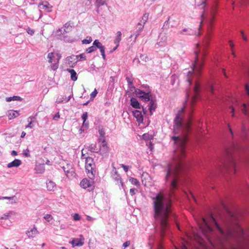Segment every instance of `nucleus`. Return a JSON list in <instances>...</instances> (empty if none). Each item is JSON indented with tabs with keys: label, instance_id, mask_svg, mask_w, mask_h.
<instances>
[{
	"label": "nucleus",
	"instance_id": "1",
	"mask_svg": "<svg viewBox=\"0 0 249 249\" xmlns=\"http://www.w3.org/2000/svg\"><path fill=\"white\" fill-rule=\"evenodd\" d=\"M176 146L175 151L174 160L169 164L164 170L165 172V179L170 181L171 187L173 189L177 187L178 175L180 170L185 166L183 159L185 157L186 139L179 136H172Z\"/></svg>",
	"mask_w": 249,
	"mask_h": 249
},
{
	"label": "nucleus",
	"instance_id": "2",
	"mask_svg": "<svg viewBox=\"0 0 249 249\" xmlns=\"http://www.w3.org/2000/svg\"><path fill=\"white\" fill-rule=\"evenodd\" d=\"M152 200L154 217L162 228L168 224V218L172 213V201L169 196L163 192L153 193L150 196Z\"/></svg>",
	"mask_w": 249,
	"mask_h": 249
},
{
	"label": "nucleus",
	"instance_id": "3",
	"mask_svg": "<svg viewBox=\"0 0 249 249\" xmlns=\"http://www.w3.org/2000/svg\"><path fill=\"white\" fill-rule=\"evenodd\" d=\"M193 66L192 71H189L188 72L187 81L188 85H190L194 79L195 87L192 92L189 89H187L186 91V102L190 99L192 104L194 103L199 97L201 86L200 83L196 80V78L200 73L202 64L196 62L193 64Z\"/></svg>",
	"mask_w": 249,
	"mask_h": 249
},
{
	"label": "nucleus",
	"instance_id": "4",
	"mask_svg": "<svg viewBox=\"0 0 249 249\" xmlns=\"http://www.w3.org/2000/svg\"><path fill=\"white\" fill-rule=\"evenodd\" d=\"M211 224L214 225L219 231L224 234V232L222 230L220 226L217 223L215 218L211 215L209 216V221L204 217L202 218L201 223L199 224V227L202 234L206 238H208V233L213 231V229L211 227Z\"/></svg>",
	"mask_w": 249,
	"mask_h": 249
},
{
	"label": "nucleus",
	"instance_id": "5",
	"mask_svg": "<svg viewBox=\"0 0 249 249\" xmlns=\"http://www.w3.org/2000/svg\"><path fill=\"white\" fill-rule=\"evenodd\" d=\"M183 111V108H182L179 110L176 114L174 120L173 132L175 134H178L179 133H183L184 129L186 131H188L191 127V124L190 122H188L184 125L182 124L181 114Z\"/></svg>",
	"mask_w": 249,
	"mask_h": 249
},
{
	"label": "nucleus",
	"instance_id": "6",
	"mask_svg": "<svg viewBox=\"0 0 249 249\" xmlns=\"http://www.w3.org/2000/svg\"><path fill=\"white\" fill-rule=\"evenodd\" d=\"M216 4H214L212 7L209 8L207 10L204 9L203 14L201 15L202 21H207L209 24H211L213 20L214 15L216 11Z\"/></svg>",
	"mask_w": 249,
	"mask_h": 249
},
{
	"label": "nucleus",
	"instance_id": "7",
	"mask_svg": "<svg viewBox=\"0 0 249 249\" xmlns=\"http://www.w3.org/2000/svg\"><path fill=\"white\" fill-rule=\"evenodd\" d=\"M85 169L86 173L89 177L91 175L92 178L94 177L95 163L92 158L89 157L86 158Z\"/></svg>",
	"mask_w": 249,
	"mask_h": 249
},
{
	"label": "nucleus",
	"instance_id": "8",
	"mask_svg": "<svg viewBox=\"0 0 249 249\" xmlns=\"http://www.w3.org/2000/svg\"><path fill=\"white\" fill-rule=\"evenodd\" d=\"M113 169L111 172V176L112 178L116 182V184L124 190V185L122 181L121 177L118 173V172L114 166V164H112Z\"/></svg>",
	"mask_w": 249,
	"mask_h": 249
},
{
	"label": "nucleus",
	"instance_id": "9",
	"mask_svg": "<svg viewBox=\"0 0 249 249\" xmlns=\"http://www.w3.org/2000/svg\"><path fill=\"white\" fill-rule=\"evenodd\" d=\"M80 186L84 189L91 191L94 190L95 187L94 181L92 178L89 179L84 178L80 181Z\"/></svg>",
	"mask_w": 249,
	"mask_h": 249
},
{
	"label": "nucleus",
	"instance_id": "10",
	"mask_svg": "<svg viewBox=\"0 0 249 249\" xmlns=\"http://www.w3.org/2000/svg\"><path fill=\"white\" fill-rule=\"evenodd\" d=\"M135 94L138 97L144 102L150 101L152 99L150 92H145L141 89H137L135 90Z\"/></svg>",
	"mask_w": 249,
	"mask_h": 249
},
{
	"label": "nucleus",
	"instance_id": "11",
	"mask_svg": "<svg viewBox=\"0 0 249 249\" xmlns=\"http://www.w3.org/2000/svg\"><path fill=\"white\" fill-rule=\"evenodd\" d=\"M62 168L68 178H71L75 177V173L74 170L71 164L67 163L66 166H64Z\"/></svg>",
	"mask_w": 249,
	"mask_h": 249
},
{
	"label": "nucleus",
	"instance_id": "12",
	"mask_svg": "<svg viewBox=\"0 0 249 249\" xmlns=\"http://www.w3.org/2000/svg\"><path fill=\"white\" fill-rule=\"evenodd\" d=\"M99 143V153L101 155L107 154L109 151V147L106 140L98 141Z\"/></svg>",
	"mask_w": 249,
	"mask_h": 249
},
{
	"label": "nucleus",
	"instance_id": "13",
	"mask_svg": "<svg viewBox=\"0 0 249 249\" xmlns=\"http://www.w3.org/2000/svg\"><path fill=\"white\" fill-rule=\"evenodd\" d=\"M65 64L70 67H74L78 62L77 56L71 55L67 56L64 60Z\"/></svg>",
	"mask_w": 249,
	"mask_h": 249
},
{
	"label": "nucleus",
	"instance_id": "14",
	"mask_svg": "<svg viewBox=\"0 0 249 249\" xmlns=\"http://www.w3.org/2000/svg\"><path fill=\"white\" fill-rule=\"evenodd\" d=\"M85 238L82 235H80L79 238H72L70 241V243L72 245V247H80L84 245Z\"/></svg>",
	"mask_w": 249,
	"mask_h": 249
},
{
	"label": "nucleus",
	"instance_id": "15",
	"mask_svg": "<svg viewBox=\"0 0 249 249\" xmlns=\"http://www.w3.org/2000/svg\"><path fill=\"white\" fill-rule=\"evenodd\" d=\"M148 18H149V14L148 13H145L143 15V16L142 18V21H141L142 22V24L140 23H139L138 24V25H140L141 27H140L139 30L137 32V34H136L135 35V39H136L138 37V36L140 35V33L141 32V31H142V30L144 27V25L147 21Z\"/></svg>",
	"mask_w": 249,
	"mask_h": 249
},
{
	"label": "nucleus",
	"instance_id": "16",
	"mask_svg": "<svg viewBox=\"0 0 249 249\" xmlns=\"http://www.w3.org/2000/svg\"><path fill=\"white\" fill-rule=\"evenodd\" d=\"M39 233V231L35 225L33 227L29 228L26 232L27 236L29 238H34Z\"/></svg>",
	"mask_w": 249,
	"mask_h": 249
},
{
	"label": "nucleus",
	"instance_id": "17",
	"mask_svg": "<svg viewBox=\"0 0 249 249\" xmlns=\"http://www.w3.org/2000/svg\"><path fill=\"white\" fill-rule=\"evenodd\" d=\"M132 114L139 124L143 123V115L141 111L138 110H135L132 111Z\"/></svg>",
	"mask_w": 249,
	"mask_h": 249
},
{
	"label": "nucleus",
	"instance_id": "18",
	"mask_svg": "<svg viewBox=\"0 0 249 249\" xmlns=\"http://www.w3.org/2000/svg\"><path fill=\"white\" fill-rule=\"evenodd\" d=\"M55 55L57 56V58H56V60L54 61V63L53 64V65H51V69L53 71H56L58 69L59 66V62L61 57V54L59 53H55Z\"/></svg>",
	"mask_w": 249,
	"mask_h": 249
},
{
	"label": "nucleus",
	"instance_id": "19",
	"mask_svg": "<svg viewBox=\"0 0 249 249\" xmlns=\"http://www.w3.org/2000/svg\"><path fill=\"white\" fill-rule=\"evenodd\" d=\"M157 107L156 101L154 99H151L150 101V103L149 105V110L151 115H152L154 111H155L156 108Z\"/></svg>",
	"mask_w": 249,
	"mask_h": 249
},
{
	"label": "nucleus",
	"instance_id": "20",
	"mask_svg": "<svg viewBox=\"0 0 249 249\" xmlns=\"http://www.w3.org/2000/svg\"><path fill=\"white\" fill-rule=\"evenodd\" d=\"M21 161L19 159H15L13 161L7 164V167L11 168L12 167H18L21 164Z\"/></svg>",
	"mask_w": 249,
	"mask_h": 249
},
{
	"label": "nucleus",
	"instance_id": "21",
	"mask_svg": "<svg viewBox=\"0 0 249 249\" xmlns=\"http://www.w3.org/2000/svg\"><path fill=\"white\" fill-rule=\"evenodd\" d=\"M121 39L122 33L121 31H118L116 33V36L114 39V43L116 44V47L114 48L113 51L115 50L118 47Z\"/></svg>",
	"mask_w": 249,
	"mask_h": 249
},
{
	"label": "nucleus",
	"instance_id": "22",
	"mask_svg": "<svg viewBox=\"0 0 249 249\" xmlns=\"http://www.w3.org/2000/svg\"><path fill=\"white\" fill-rule=\"evenodd\" d=\"M67 71L70 74L71 79L72 81H76L77 80L78 75L74 70L67 69Z\"/></svg>",
	"mask_w": 249,
	"mask_h": 249
},
{
	"label": "nucleus",
	"instance_id": "23",
	"mask_svg": "<svg viewBox=\"0 0 249 249\" xmlns=\"http://www.w3.org/2000/svg\"><path fill=\"white\" fill-rule=\"evenodd\" d=\"M81 118L83 121V123L82 124V127H84L85 129H88L89 128V124L87 122V120L88 119V113L87 112H85L82 115Z\"/></svg>",
	"mask_w": 249,
	"mask_h": 249
},
{
	"label": "nucleus",
	"instance_id": "24",
	"mask_svg": "<svg viewBox=\"0 0 249 249\" xmlns=\"http://www.w3.org/2000/svg\"><path fill=\"white\" fill-rule=\"evenodd\" d=\"M46 187L49 191H54L56 189V184L54 182L48 180L46 182Z\"/></svg>",
	"mask_w": 249,
	"mask_h": 249
},
{
	"label": "nucleus",
	"instance_id": "25",
	"mask_svg": "<svg viewBox=\"0 0 249 249\" xmlns=\"http://www.w3.org/2000/svg\"><path fill=\"white\" fill-rule=\"evenodd\" d=\"M19 115V113L17 111L11 110L8 111L7 115L9 120L13 119Z\"/></svg>",
	"mask_w": 249,
	"mask_h": 249
},
{
	"label": "nucleus",
	"instance_id": "26",
	"mask_svg": "<svg viewBox=\"0 0 249 249\" xmlns=\"http://www.w3.org/2000/svg\"><path fill=\"white\" fill-rule=\"evenodd\" d=\"M98 132L99 134V137L98 138V141L106 140L105 137L106 133L103 127H99Z\"/></svg>",
	"mask_w": 249,
	"mask_h": 249
},
{
	"label": "nucleus",
	"instance_id": "27",
	"mask_svg": "<svg viewBox=\"0 0 249 249\" xmlns=\"http://www.w3.org/2000/svg\"><path fill=\"white\" fill-rule=\"evenodd\" d=\"M42 6L41 8L46 10L47 12H51L52 11L53 6L47 1H45L40 4Z\"/></svg>",
	"mask_w": 249,
	"mask_h": 249
},
{
	"label": "nucleus",
	"instance_id": "28",
	"mask_svg": "<svg viewBox=\"0 0 249 249\" xmlns=\"http://www.w3.org/2000/svg\"><path fill=\"white\" fill-rule=\"evenodd\" d=\"M130 105L135 108L140 109L141 108L139 102L135 98L132 97L130 99Z\"/></svg>",
	"mask_w": 249,
	"mask_h": 249
},
{
	"label": "nucleus",
	"instance_id": "29",
	"mask_svg": "<svg viewBox=\"0 0 249 249\" xmlns=\"http://www.w3.org/2000/svg\"><path fill=\"white\" fill-rule=\"evenodd\" d=\"M88 149L93 153H99L98 148L96 143H91L88 146Z\"/></svg>",
	"mask_w": 249,
	"mask_h": 249
},
{
	"label": "nucleus",
	"instance_id": "30",
	"mask_svg": "<svg viewBox=\"0 0 249 249\" xmlns=\"http://www.w3.org/2000/svg\"><path fill=\"white\" fill-rule=\"evenodd\" d=\"M93 45L96 47V49H99L100 51L105 50V47L102 44V43L98 40L96 39L94 41Z\"/></svg>",
	"mask_w": 249,
	"mask_h": 249
},
{
	"label": "nucleus",
	"instance_id": "31",
	"mask_svg": "<svg viewBox=\"0 0 249 249\" xmlns=\"http://www.w3.org/2000/svg\"><path fill=\"white\" fill-rule=\"evenodd\" d=\"M195 2L200 9H204L206 7V0H195Z\"/></svg>",
	"mask_w": 249,
	"mask_h": 249
},
{
	"label": "nucleus",
	"instance_id": "32",
	"mask_svg": "<svg viewBox=\"0 0 249 249\" xmlns=\"http://www.w3.org/2000/svg\"><path fill=\"white\" fill-rule=\"evenodd\" d=\"M47 58L48 59L49 63L53 65V64L54 63V61L56 60L55 53L52 52L49 53L48 54Z\"/></svg>",
	"mask_w": 249,
	"mask_h": 249
},
{
	"label": "nucleus",
	"instance_id": "33",
	"mask_svg": "<svg viewBox=\"0 0 249 249\" xmlns=\"http://www.w3.org/2000/svg\"><path fill=\"white\" fill-rule=\"evenodd\" d=\"M106 4V0H96L95 6L97 7L96 12L99 13V8Z\"/></svg>",
	"mask_w": 249,
	"mask_h": 249
},
{
	"label": "nucleus",
	"instance_id": "34",
	"mask_svg": "<svg viewBox=\"0 0 249 249\" xmlns=\"http://www.w3.org/2000/svg\"><path fill=\"white\" fill-rule=\"evenodd\" d=\"M22 98L18 96H13L12 97H9L6 98V101L8 102L12 101H21Z\"/></svg>",
	"mask_w": 249,
	"mask_h": 249
},
{
	"label": "nucleus",
	"instance_id": "35",
	"mask_svg": "<svg viewBox=\"0 0 249 249\" xmlns=\"http://www.w3.org/2000/svg\"><path fill=\"white\" fill-rule=\"evenodd\" d=\"M35 119V117L30 116L28 118L27 121L28 122V124L27 125L25 126L26 128H32L34 126L32 121Z\"/></svg>",
	"mask_w": 249,
	"mask_h": 249
},
{
	"label": "nucleus",
	"instance_id": "36",
	"mask_svg": "<svg viewBox=\"0 0 249 249\" xmlns=\"http://www.w3.org/2000/svg\"><path fill=\"white\" fill-rule=\"evenodd\" d=\"M71 28L72 27L69 23H65L63 27V33H65L70 32L71 30Z\"/></svg>",
	"mask_w": 249,
	"mask_h": 249
},
{
	"label": "nucleus",
	"instance_id": "37",
	"mask_svg": "<svg viewBox=\"0 0 249 249\" xmlns=\"http://www.w3.org/2000/svg\"><path fill=\"white\" fill-rule=\"evenodd\" d=\"M142 139L145 141H150L153 139V136L149 133H144L142 136Z\"/></svg>",
	"mask_w": 249,
	"mask_h": 249
},
{
	"label": "nucleus",
	"instance_id": "38",
	"mask_svg": "<svg viewBox=\"0 0 249 249\" xmlns=\"http://www.w3.org/2000/svg\"><path fill=\"white\" fill-rule=\"evenodd\" d=\"M36 173L38 174H42L44 173L45 171V169L44 168L43 165H39L36 167Z\"/></svg>",
	"mask_w": 249,
	"mask_h": 249
},
{
	"label": "nucleus",
	"instance_id": "39",
	"mask_svg": "<svg viewBox=\"0 0 249 249\" xmlns=\"http://www.w3.org/2000/svg\"><path fill=\"white\" fill-rule=\"evenodd\" d=\"M13 212H10L9 213L3 214L0 217V219H8L10 216L12 215Z\"/></svg>",
	"mask_w": 249,
	"mask_h": 249
},
{
	"label": "nucleus",
	"instance_id": "40",
	"mask_svg": "<svg viewBox=\"0 0 249 249\" xmlns=\"http://www.w3.org/2000/svg\"><path fill=\"white\" fill-rule=\"evenodd\" d=\"M129 181L133 185H136V186H139L140 185V182L137 179L134 178H130L129 179Z\"/></svg>",
	"mask_w": 249,
	"mask_h": 249
},
{
	"label": "nucleus",
	"instance_id": "41",
	"mask_svg": "<svg viewBox=\"0 0 249 249\" xmlns=\"http://www.w3.org/2000/svg\"><path fill=\"white\" fill-rule=\"evenodd\" d=\"M76 56H77V60L78 61H81L83 60H85L86 59V55L85 53H82L79 55H75Z\"/></svg>",
	"mask_w": 249,
	"mask_h": 249
},
{
	"label": "nucleus",
	"instance_id": "42",
	"mask_svg": "<svg viewBox=\"0 0 249 249\" xmlns=\"http://www.w3.org/2000/svg\"><path fill=\"white\" fill-rule=\"evenodd\" d=\"M44 218L47 221L50 222L53 219V217L50 214H46L44 216Z\"/></svg>",
	"mask_w": 249,
	"mask_h": 249
},
{
	"label": "nucleus",
	"instance_id": "43",
	"mask_svg": "<svg viewBox=\"0 0 249 249\" xmlns=\"http://www.w3.org/2000/svg\"><path fill=\"white\" fill-rule=\"evenodd\" d=\"M22 154L24 155V156H25V157L29 158V157H30V156H31V155L30 154V151L28 148L24 149L23 150Z\"/></svg>",
	"mask_w": 249,
	"mask_h": 249
},
{
	"label": "nucleus",
	"instance_id": "44",
	"mask_svg": "<svg viewBox=\"0 0 249 249\" xmlns=\"http://www.w3.org/2000/svg\"><path fill=\"white\" fill-rule=\"evenodd\" d=\"M96 50V47H95L93 45V46H91V47H89L88 48H87L86 49V52L88 53H91L95 51Z\"/></svg>",
	"mask_w": 249,
	"mask_h": 249
},
{
	"label": "nucleus",
	"instance_id": "45",
	"mask_svg": "<svg viewBox=\"0 0 249 249\" xmlns=\"http://www.w3.org/2000/svg\"><path fill=\"white\" fill-rule=\"evenodd\" d=\"M173 16L169 17L168 18V19L165 21L163 24V27L168 28V24L169 22H170V20L172 19Z\"/></svg>",
	"mask_w": 249,
	"mask_h": 249
},
{
	"label": "nucleus",
	"instance_id": "46",
	"mask_svg": "<svg viewBox=\"0 0 249 249\" xmlns=\"http://www.w3.org/2000/svg\"><path fill=\"white\" fill-rule=\"evenodd\" d=\"M98 93V92L96 89H94V90L91 93L90 96V99L91 100H93V99L96 96L97 94Z\"/></svg>",
	"mask_w": 249,
	"mask_h": 249
},
{
	"label": "nucleus",
	"instance_id": "47",
	"mask_svg": "<svg viewBox=\"0 0 249 249\" xmlns=\"http://www.w3.org/2000/svg\"><path fill=\"white\" fill-rule=\"evenodd\" d=\"M120 166L123 168L124 170L126 173L128 172V169L130 168V166H129L128 165H125L124 164H121Z\"/></svg>",
	"mask_w": 249,
	"mask_h": 249
},
{
	"label": "nucleus",
	"instance_id": "48",
	"mask_svg": "<svg viewBox=\"0 0 249 249\" xmlns=\"http://www.w3.org/2000/svg\"><path fill=\"white\" fill-rule=\"evenodd\" d=\"M64 33H63V29H57L56 31V32H55V35L56 36H61L63 34H64Z\"/></svg>",
	"mask_w": 249,
	"mask_h": 249
},
{
	"label": "nucleus",
	"instance_id": "49",
	"mask_svg": "<svg viewBox=\"0 0 249 249\" xmlns=\"http://www.w3.org/2000/svg\"><path fill=\"white\" fill-rule=\"evenodd\" d=\"M26 31H27V33L31 36H33L35 33V31L33 29H32L29 27H28L26 29Z\"/></svg>",
	"mask_w": 249,
	"mask_h": 249
},
{
	"label": "nucleus",
	"instance_id": "50",
	"mask_svg": "<svg viewBox=\"0 0 249 249\" xmlns=\"http://www.w3.org/2000/svg\"><path fill=\"white\" fill-rule=\"evenodd\" d=\"M73 218L74 221H78L81 219V216L78 213H74Z\"/></svg>",
	"mask_w": 249,
	"mask_h": 249
},
{
	"label": "nucleus",
	"instance_id": "51",
	"mask_svg": "<svg viewBox=\"0 0 249 249\" xmlns=\"http://www.w3.org/2000/svg\"><path fill=\"white\" fill-rule=\"evenodd\" d=\"M91 41H92V39L90 37H89V39H84L82 41V43L85 44H89Z\"/></svg>",
	"mask_w": 249,
	"mask_h": 249
},
{
	"label": "nucleus",
	"instance_id": "52",
	"mask_svg": "<svg viewBox=\"0 0 249 249\" xmlns=\"http://www.w3.org/2000/svg\"><path fill=\"white\" fill-rule=\"evenodd\" d=\"M240 33H241V36H242V37L243 39L244 40V41H245L246 42L247 41H248V38L245 35L244 31H241Z\"/></svg>",
	"mask_w": 249,
	"mask_h": 249
},
{
	"label": "nucleus",
	"instance_id": "53",
	"mask_svg": "<svg viewBox=\"0 0 249 249\" xmlns=\"http://www.w3.org/2000/svg\"><path fill=\"white\" fill-rule=\"evenodd\" d=\"M129 245H130V241H127L125 242L123 245V249H125L126 248L128 247Z\"/></svg>",
	"mask_w": 249,
	"mask_h": 249
},
{
	"label": "nucleus",
	"instance_id": "54",
	"mask_svg": "<svg viewBox=\"0 0 249 249\" xmlns=\"http://www.w3.org/2000/svg\"><path fill=\"white\" fill-rule=\"evenodd\" d=\"M15 197H16L15 196L2 197V198H3V199H8V200H14V199H15Z\"/></svg>",
	"mask_w": 249,
	"mask_h": 249
},
{
	"label": "nucleus",
	"instance_id": "55",
	"mask_svg": "<svg viewBox=\"0 0 249 249\" xmlns=\"http://www.w3.org/2000/svg\"><path fill=\"white\" fill-rule=\"evenodd\" d=\"M136 189L135 188H131L130 190V194L131 196H133L136 194Z\"/></svg>",
	"mask_w": 249,
	"mask_h": 249
},
{
	"label": "nucleus",
	"instance_id": "56",
	"mask_svg": "<svg viewBox=\"0 0 249 249\" xmlns=\"http://www.w3.org/2000/svg\"><path fill=\"white\" fill-rule=\"evenodd\" d=\"M241 4L244 5L249 2V0H238Z\"/></svg>",
	"mask_w": 249,
	"mask_h": 249
},
{
	"label": "nucleus",
	"instance_id": "57",
	"mask_svg": "<svg viewBox=\"0 0 249 249\" xmlns=\"http://www.w3.org/2000/svg\"><path fill=\"white\" fill-rule=\"evenodd\" d=\"M100 52H101V55L102 56L103 59L105 60L106 59L105 50H101V51H100Z\"/></svg>",
	"mask_w": 249,
	"mask_h": 249
},
{
	"label": "nucleus",
	"instance_id": "58",
	"mask_svg": "<svg viewBox=\"0 0 249 249\" xmlns=\"http://www.w3.org/2000/svg\"><path fill=\"white\" fill-rule=\"evenodd\" d=\"M208 90L212 93H213V88L212 85H209L208 87H207Z\"/></svg>",
	"mask_w": 249,
	"mask_h": 249
},
{
	"label": "nucleus",
	"instance_id": "59",
	"mask_svg": "<svg viewBox=\"0 0 249 249\" xmlns=\"http://www.w3.org/2000/svg\"><path fill=\"white\" fill-rule=\"evenodd\" d=\"M245 90L247 94L249 95V86L248 84H246L245 86Z\"/></svg>",
	"mask_w": 249,
	"mask_h": 249
},
{
	"label": "nucleus",
	"instance_id": "60",
	"mask_svg": "<svg viewBox=\"0 0 249 249\" xmlns=\"http://www.w3.org/2000/svg\"><path fill=\"white\" fill-rule=\"evenodd\" d=\"M232 167L233 168V171H233V172L234 173H235V172H236V167H235V162L233 161H232Z\"/></svg>",
	"mask_w": 249,
	"mask_h": 249
},
{
	"label": "nucleus",
	"instance_id": "61",
	"mask_svg": "<svg viewBox=\"0 0 249 249\" xmlns=\"http://www.w3.org/2000/svg\"><path fill=\"white\" fill-rule=\"evenodd\" d=\"M188 31V29H187V28H184L183 29V30H182L181 31H180L179 32V34H184V32H187Z\"/></svg>",
	"mask_w": 249,
	"mask_h": 249
},
{
	"label": "nucleus",
	"instance_id": "62",
	"mask_svg": "<svg viewBox=\"0 0 249 249\" xmlns=\"http://www.w3.org/2000/svg\"><path fill=\"white\" fill-rule=\"evenodd\" d=\"M11 155L13 156H16L18 155V153L17 151H15V150H13L11 151Z\"/></svg>",
	"mask_w": 249,
	"mask_h": 249
},
{
	"label": "nucleus",
	"instance_id": "63",
	"mask_svg": "<svg viewBox=\"0 0 249 249\" xmlns=\"http://www.w3.org/2000/svg\"><path fill=\"white\" fill-rule=\"evenodd\" d=\"M60 117V116H59V113H57V114H56L54 116H53V119L54 120H57L58 119H59Z\"/></svg>",
	"mask_w": 249,
	"mask_h": 249
},
{
	"label": "nucleus",
	"instance_id": "64",
	"mask_svg": "<svg viewBox=\"0 0 249 249\" xmlns=\"http://www.w3.org/2000/svg\"><path fill=\"white\" fill-rule=\"evenodd\" d=\"M86 218H87V219L89 221H92L94 220V218L93 217H92L89 215H87Z\"/></svg>",
	"mask_w": 249,
	"mask_h": 249
}]
</instances>
